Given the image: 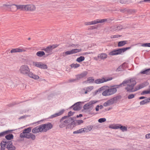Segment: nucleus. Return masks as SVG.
<instances>
[{"mask_svg":"<svg viewBox=\"0 0 150 150\" xmlns=\"http://www.w3.org/2000/svg\"><path fill=\"white\" fill-rule=\"evenodd\" d=\"M98 101L95 100H91L85 104L83 106V109L87 111H90L92 110L93 108V104L97 103Z\"/></svg>","mask_w":150,"mask_h":150,"instance_id":"obj_6","label":"nucleus"},{"mask_svg":"<svg viewBox=\"0 0 150 150\" xmlns=\"http://www.w3.org/2000/svg\"><path fill=\"white\" fill-rule=\"evenodd\" d=\"M5 138L9 140L13 139V136L12 134H9L6 136Z\"/></svg>","mask_w":150,"mask_h":150,"instance_id":"obj_35","label":"nucleus"},{"mask_svg":"<svg viewBox=\"0 0 150 150\" xmlns=\"http://www.w3.org/2000/svg\"><path fill=\"white\" fill-rule=\"evenodd\" d=\"M85 59V57L83 56H80L77 58L76 61L78 62H81L84 61Z\"/></svg>","mask_w":150,"mask_h":150,"instance_id":"obj_32","label":"nucleus"},{"mask_svg":"<svg viewBox=\"0 0 150 150\" xmlns=\"http://www.w3.org/2000/svg\"><path fill=\"white\" fill-rule=\"evenodd\" d=\"M57 46L56 45H50L45 48L44 49V50L47 53H50L52 52L53 49L57 47Z\"/></svg>","mask_w":150,"mask_h":150,"instance_id":"obj_16","label":"nucleus"},{"mask_svg":"<svg viewBox=\"0 0 150 150\" xmlns=\"http://www.w3.org/2000/svg\"><path fill=\"white\" fill-rule=\"evenodd\" d=\"M31 127H29L26 129H25L23 132L22 133H21L20 134V136L21 138H24L25 136L26 135L25 134L27 135L31 132Z\"/></svg>","mask_w":150,"mask_h":150,"instance_id":"obj_11","label":"nucleus"},{"mask_svg":"<svg viewBox=\"0 0 150 150\" xmlns=\"http://www.w3.org/2000/svg\"><path fill=\"white\" fill-rule=\"evenodd\" d=\"M32 132L33 133H37L39 132H43L41 125L34 128L32 130Z\"/></svg>","mask_w":150,"mask_h":150,"instance_id":"obj_17","label":"nucleus"},{"mask_svg":"<svg viewBox=\"0 0 150 150\" xmlns=\"http://www.w3.org/2000/svg\"><path fill=\"white\" fill-rule=\"evenodd\" d=\"M35 7L33 5H26L25 6V10L26 11H32L35 10Z\"/></svg>","mask_w":150,"mask_h":150,"instance_id":"obj_15","label":"nucleus"},{"mask_svg":"<svg viewBox=\"0 0 150 150\" xmlns=\"http://www.w3.org/2000/svg\"><path fill=\"white\" fill-rule=\"evenodd\" d=\"M41 63L40 62H34L33 63V65L35 67H38L40 68L41 66Z\"/></svg>","mask_w":150,"mask_h":150,"instance_id":"obj_41","label":"nucleus"},{"mask_svg":"<svg viewBox=\"0 0 150 150\" xmlns=\"http://www.w3.org/2000/svg\"><path fill=\"white\" fill-rule=\"evenodd\" d=\"M112 79L113 78L112 77H109L108 78L103 77L101 79H99L96 80L94 81V82L96 84H100L111 81L112 80Z\"/></svg>","mask_w":150,"mask_h":150,"instance_id":"obj_8","label":"nucleus"},{"mask_svg":"<svg viewBox=\"0 0 150 150\" xmlns=\"http://www.w3.org/2000/svg\"><path fill=\"white\" fill-rule=\"evenodd\" d=\"M82 49H74L72 50V52L73 54H75L76 53L79 52L81 51Z\"/></svg>","mask_w":150,"mask_h":150,"instance_id":"obj_40","label":"nucleus"},{"mask_svg":"<svg viewBox=\"0 0 150 150\" xmlns=\"http://www.w3.org/2000/svg\"><path fill=\"white\" fill-rule=\"evenodd\" d=\"M67 116H64L59 121V127L60 128H63L66 126V125L72 121V117H68Z\"/></svg>","mask_w":150,"mask_h":150,"instance_id":"obj_4","label":"nucleus"},{"mask_svg":"<svg viewBox=\"0 0 150 150\" xmlns=\"http://www.w3.org/2000/svg\"><path fill=\"white\" fill-rule=\"evenodd\" d=\"M92 128V127L91 126H88L85 127L84 128H83L84 129L83 132H87L89 131H91Z\"/></svg>","mask_w":150,"mask_h":150,"instance_id":"obj_27","label":"nucleus"},{"mask_svg":"<svg viewBox=\"0 0 150 150\" xmlns=\"http://www.w3.org/2000/svg\"><path fill=\"white\" fill-rule=\"evenodd\" d=\"M80 45L79 44H72L70 45V46L71 47H73L75 48H77Z\"/></svg>","mask_w":150,"mask_h":150,"instance_id":"obj_51","label":"nucleus"},{"mask_svg":"<svg viewBox=\"0 0 150 150\" xmlns=\"http://www.w3.org/2000/svg\"><path fill=\"white\" fill-rule=\"evenodd\" d=\"M104 88V87H102L98 89V90L95 91L94 93V95H96L97 94L100 93L101 91L103 90Z\"/></svg>","mask_w":150,"mask_h":150,"instance_id":"obj_30","label":"nucleus"},{"mask_svg":"<svg viewBox=\"0 0 150 150\" xmlns=\"http://www.w3.org/2000/svg\"><path fill=\"white\" fill-rule=\"evenodd\" d=\"M77 80H78V79H77V77H76V78L75 79H69L67 82L68 83L76 82Z\"/></svg>","mask_w":150,"mask_h":150,"instance_id":"obj_38","label":"nucleus"},{"mask_svg":"<svg viewBox=\"0 0 150 150\" xmlns=\"http://www.w3.org/2000/svg\"><path fill=\"white\" fill-rule=\"evenodd\" d=\"M125 83L126 87L125 88L128 92H133L142 88L146 86V83L140 84L139 86H136L134 89V87L136 84L137 82L134 78H131L129 79H125Z\"/></svg>","mask_w":150,"mask_h":150,"instance_id":"obj_1","label":"nucleus"},{"mask_svg":"<svg viewBox=\"0 0 150 150\" xmlns=\"http://www.w3.org/2000/svg\"><path fill=\"white\" fill-rule=\"evenodd\" d=\"M122 26H118L117 27V30H119L120 29H122Z\"/></svg>","mask_w":150,"mask_h":150,"instance_id":"obj_63","label":"nucleus"},{"mask_svg":"<svg viewBox=\"0 0 150 150\" xmlns=\"http://www.w3.org/2000/svg\"><path fill=\"white\" fill-rule=\"evenodd\" d=\"M83 131L84 129H83L81 128L80 129L73 132V134H75L81 133L83 132Z\"/></svg>","mask_w":150,"mask_h":150,"instance_id":"obj_33","label":"nucleus"},{"mask_svg":"<svg viewBox=\"0 0 150 150\" xmlns=\"http://www.w3.org/2000/svg\"><path fill=\"white\" fill-rule=\"evenodd\" d=\"M100 106L99 105H97L95 108V110L96 111H99V108Z\"/></svg>","mask_w":150,"mask_h":150,"instance_id":"obj_59","label":"nucleus"},{"mask_svg":"<svg viewBox=\"0 0 150 150\" xmlns=\"http://www.w3.org/2000/svg\"><path fill=\"white\" fill-rule=\"evenodd\" d=\"M15 6L17 7V9H20L22 10H25V5H17L15 4L12 5L4 4L3 6L4 7L9 8L12 6Z\"/></svg>","mask_w":150,"mask_h":150,"instance_id":"obj_9","label":"nucleus"},{"mask_svg":"<svg viewBox=\"0 0 150 150\" xmlns=\"http://www.w3.org/2000/svg\"><path fill=\"white\" fill-rule=\"evenodd\" d=\"M63 54L64 56H65L68 55L73 54L72 50L70 51L64 52H63Z\"/></svg>","mask_w":150,"mask_h":150,"instance_id":"obj_37","label":"nucleus"},{"mask_svg":"<svg viewBox=\"0 0 150 150\" xmlns=\"http://www.w3.org/2000/svg\"><path fill=\"white\" fill-rule=\"evenodd\" d=\"M80 102H77L70 107V108H73L74 110H81V108L80 105Z\"/></svg>","mask_w":150,"mask_h":150,"instance_id":"obj_12","label":"nucleus"},{"mask_svg":"<svg viewBox=\"0 0 150 150\" xmlns=\"http://www.w3.org/2000/svg\"><path fill=\"white\" fill-rule=\"evenodd\" d=\"M94 79H93V77H90L88 79L87 81V82L89 83H92L94 82Z\"/></svg>","mask_w":150,"mask_h":150,"instance_id":"obj_42","label":"nucleus"},{"mask_svg":"<svg viewBox=\"0 0 150 150\" xmlns=\"http://www.w3.org/2000/svg\"><path fill=\"white\" fill-rule=\"evenodd\" d=\"M21 74L25 76H27L29 77L35 79L37 80L39 79V77L37 75L34 74L30 71L29 68L26 65H23L20 67L19 70Z\"/></svg>","mask_w":150,"mask_h":150,"instance_id":"obj_2","label":"nucleus"},{"mask_svg":"<svg viewBox=\"0 0 150 150\" xmlns=\"http://www.w3.org/2000/svg\"><path fill=\"white\" fill-rule=\"evenodd\" d=\"M150 94V89L149 91H143L141 93V95H144L145 94Z\"/></svg>","mask_w":150,"mask_h":150,"instance_id":"obj_45","label":"nucleus"},{"mask_svg":"<svg viewBox=\"0 0 150 150\" xmlns=\"http://www.w3.org/2000/svg\"><path fill=\"white\" fill-rule=\"evenodd\" d=\"M120 2L122 4H125L126 2V1L124 0H120Z\"/></svg>","mask_w":150,"mask_h":150,"instance_id":"obj_58","label":"nucleus"},{"mask_svg":"<svg viewBox=\"0 0 150 150\" xmlns=\"http://www.w3.org/2000/svg\"><path fill=\"white\" fill-rule=\"evenodd\" d=\"M131 48V47H129L114 50L110 52L109 53V54L110 56H114L118 54H121L122 53L125 52L127 50L130 49Z\"/></svg>","mask_w":150,"mask_h":150,"instance_id":"obj_5","label":"nucleus"},{"mask_svg":"<svg viewBox=\"0 0 150 150\" xmlns=\"http://www.w3.org/2000/svg\"><path fill=\"white\" fill-rule=\"evenodd\" d=\"M17 103L16 102H13L12 103H10L8 105L9 107H12L14 105L17 104Z\"/></svg>","mask_w":150,"mask_h":150,"instance_id":"obj_55","label":"nucleus"},{"mask_svg":"<svg viewBox=\"0 0 150 150\" xmlns=\"http://www.w3.org/2000/svg\"><path fill=\"white\" fill-rule=\"evenodd\" d=\"M88 74V72L87 71H85L79 74L76 75V77L77 78V79L79 80L82 78L86 77Z\"/></svg>","mask_w":150,"mask_h":150,"instance_id":"obj_13","label":"nucleus"},{"mask_svg":"<svg viewBox=\"0 0 150 150\" xmlns=\"http://www.w3.org/2000/svg\"><path fill=\"white\" fill-rule=\"evenodd\" d=\"M121 126V125H119L117 126H116L115 127H113L112 128V129H120V126Z\"/></svg>","mask_w":150,"mask_h":150,"instance_id":"obj_53","label":"nucleus"},{"mask_svg":"<svg viewBox=\"0 0 150 150\" xmlns=\"http://www.w3.org/2000/svg\"><path fill=\"white\" fill-rule=\"evenodd\" d=\"M83 121L82 120H78L76 121V124H77L78 125H79L83 122Z\"/></svg>","mask_w":150,"mask_h":150,"instance_id":"obj_48","label":"nucleus"},{"mask_svg":"<svg viewBox=\"0 0 150 150\" xmlns=\"http://www.w3.org/2000/svg\"><path fill=\"white\" fill-rule=\"evenodd\" d=\"M93 88V86H89L85 88V91L84 94H87L88 92L91 91Z\"/></svg>","mask_w":150,"mask_h":150,"instance_id":"obj_26","label":"nucleus"},{"mask_svg":"<svg viewBox=\"0 0 150 150\" xmlns=\"http://www.w3.org/2000/svg\"><path fill=\"white\" fill-rule=\"evenodd\" d=\"M75 118L72 117V121L66 126V129H72L76 125V122L74 121Z\"/></svg>","mask_w":150,"mask_h":150,"instance_id":"obj_10","label":"nucleus"},{"mask_svg":"<svg viewBox=\"0 0 150 150\" xmlns=\"http://www.w3.org/2000/svg\"><path fill=\"white\" fill-rule=\"evenodd\" d=\"M41 126L43 132H46L53 127V125L50 122H48L46 124L41 125Z\"/></svg>","mask_w":150,"mask_h":150,"instance_id":"obj_7","label":"nucleus"},{"mask_svg":"<svg viewBox=\"0 0 150 150\" xmlns=\"http://www.w3.org/2000/svg\"><path fill=\"white\" fill-rule=\"evenodd\" d=\"M24 138H26L28 139H31L33 140L35 139L36 137L35 135L32 133H29L27 135L25 134Z\"/></svg>","mask_w":150,"mask_h":150,"instance_id":"obj_21","label":"nucleus"},{"mask_svg":"<svg viewBox=\"0 0 150 150\" xmlns=\"http://www.w3.org/2000/svg\"><path fill=\"white\" fill-rule=\"evenodd\" d=\"M145 137L146 138L148 139L150 138V134H148L146 135Z\"/></svg>","mask_w":150,"mask_h":150,"instance_id":"obj_60","label":"nucleus"},{"mask_svg":"<svg viewBox=\"0 0 150 150\" xmlns=\"http://www.w3.org/2000/svg\"><path fill=\"white\" fill-rule=\"evenodd\" d=\"M149 103V101L148 98H146V99L140 101V104L141 105H142Z\"/></svg>","mask_w":150,"mask_h":150,"instance_id":"obj_29","label":"nucleus"},{"mask_svg":"<svg viewBox=\"0 0 150 150\" xmlns=\"http://www.w3.org/2000/svg\"><path fill=\"white\" fill-rule=\"evenodd\" d=\"M120 36L119 35H116L112 36L111 38H116L120 37Z\"/></svg>","mask_w":150,"mask_h":150,"instance_id":"obj_57","label":"nucleus"},{"mask_svg":"<svg viewBox=\"0 0 150 150\" xmlns=\"http://www.w3.org/2000/svg\"><path fill=\"white\" fill-rule=\"evenodd\" d=\"M106 19L107 20V21L108 23L110 22L111 21L114 20V19L112 18H106Z\"/></svg>","mask_w":150,"mask_h":150,"instance_id":"obj_56","label":"nucleus"},{"mask_svg":"<svg viewBox=\"0 0 150 150\" xmlns=\"http://www.w3.org/2000/svg\"><path fill=\"white\" fill-rule=\"evenodd\" d=\"M71 68H76L78 67H79L80 65V64H71Z\"/></svg>","mask_w":150,"mask_h":150,"instance_id":"obj_43","label":"nucleus"},{"mask_svg":"<svg viewBox=\"0 0 150 150\" xmlns=\"http://www.w3.org/2000/svg\"><path fill=\"white\" fill-rule=\"evenodd\" d=\"M85 91V88H82L81 89L80 91V93L81 94H84V93Z\"/></svg>","mask_w":150,"mask_h":150,"instance_id":"obj_54","label":"nucleus"},{"mask_svg":"<svg viewBox=\"0 0 150 150\" xmlns=\"http://www.w3.org/2000/svg\"><path fill=\"white\" fill-rule=\"evenodd\" d=\"M82 116H83V115H82V114H80L79 115H77V116H76V117H77V118H78V117H82Z\"/></svg>","mask_w":150,"mask_h":150,"instance_id":"obj_64","label":"nucleus"},{"mask_svg":"<svg viewBox=\"0 0 150 150\" xmlns=\"http://www.w3.org/2000/svg\"><path fill=\"white\" fill-rule=\"evenodd\" d=\"M127 41L123 40L119 42L118 43L117 46L118 47L123 46L127 44Z\"/></svg>","mask_w":150,"mask_h":150,"instance_id":"obj_24","label":"nucleus"},{"mask_svg":"<svg viewBox=\"0 0 150 150\" xmlns=\"http://www.w3.org/2000/svg\"><path fill=\"white\" fill-rule=\"evenodd\" d=\"M125 82V80L119 85H115L112 86L111 88L103 91L102 93V95L104 96H108L114 94L116 92L117 88L126 86Z\"/></svg>","mask_w":150,"mask_h":150,"instance_id":"obj_3","label":"nucleus"},{"mask_svg":"<svg viewBox=\"0 0 150 150\" xmlns=\"http://www.w3.org/2000/svg\"><path fill=\"white\" fill-rule=\"evenodd\" d=\"M122 96L120 95H118L115 96L111 99L110 100L112 104L114 103H116L119 100L121 99Z\"/></svg>","mask_w":150,"mask_h":150,"instance_id":"obj_19","label":"nucleus"},{"mask_svg":"<svg viewBox=\"0 0 150 150\" xmlns=\"http://www.w3.org/2000/svg\"><path fill=\"white\" fill-rule=\"evenodd\" d=\"M36 55L38 56L41 57L45 55V53L42 51H39L37 52Z\"/></svg>","mask_w":150,"mask_h":150,"instance_id":"obj_28","label":"nucleus"},{"mask_svg":"<svg viewBox=\"0 0 150 150\" xmlns=\"http://www.w3.org/2000/svg\"><path fill=\"white\" fill-rule=\"evenodd\" d=\"M25 51L26 50L24 49L17 48L11 50V53L15 52H25Z\"/></svg>","mask_w":150,"mask_h":150,"instance_id":"obj_20","label":"nucleus"},{"mask_svg":"<svg viewBox=\"0 0 150 150\" xmlns=\"http://www.w3.org/2000/svg\"><path fill=\"white\" fill-rule=\"evenodd\" d=\"M135 95L133 94H131L128 96V98L129 99H132L134 97Z\"/></svg>","mask_w":150,"mask_h":150,"instance_id":"obj_47","label":"nucleus"},{"mask_svg":"<svg viewBox=\"0 0 150 150\" xmlns=\"http://www.w3.org/2000/svg\"><path fill=\"white\" fill-rule=\"evenodd\" d=\"M111 104H112L111 103L110 100H109L107 101L106 102L104 103L103 104V105L105 107H106Z\"/></svg>","mask_w":150,"mask_h":150,"instance_id":"obj_39","label":"nucleus"},{"mask_svg":"<svg viewBox=\"0 0 150 150\" xmlns=\"http://www.w3.org/2000/svg\"><path fill=\"white\" fill-rule=\"evenodd\" d=\"M107 20L106 18L103 19L101 20L97 19L95 20L96 24L98 23H102L104 22L107 21Z\"/></svg>","mask_w":150,"mask_h":150,"instance_id":"obj_34","label":"nucleus"},{"mask_svg":"<svg viewBox=\"0 0 150 150\" xmlns=\"http://www.w3.org/2000/svg\"><path fill=\"white\" fill-rule=\"evenodd\" d=\"M142 46L143 47H150V43L143 44L142 45Z\"/></svg>","mask_w":150,"mask_h":150,"instance_id":"obj_52","label":"nucleus"},{"mask_svg":"<svg viewBox=\"0 0 150 150\" xmlns=\"http://www.w3.org/2000/svg\"><path fill=\"white\" fill-rule=\"evenodd\" d=\"M107 57V55L105 53H101L98 54V57L100 58L101 59H106Z\"/></svg>","mask_w":150,"mask_h":150,"instance_id":"obj_22","label":"nucleus"},{"mask_svg":"<svg viewBox=\"0 0 150 150\" xmlns=\"http://www.w3.org/2000/svg\"><path fill=\"white\" fill-rule=\"evenodd\" d=\"M74 112H72L71 111H70L68 112V115L67 116V119L68 117H69L73 115L74 114Z\"/></svg>","mask_w":150,"mask_h":150,"instance_id":"obj_50","label":"nucleus"},{"mask_svg":"<svg viewBox=\"0 0 150 150\" xmlns=\"http://www.w3.org/2000/svg\"><path fill=\"white\" fill-rule=\"evenodd\" d=\"M7 142L6 141H2L1 143V150H4L5 147L6 146Z\"/></svg>","mask_w":150,"mask_h":150,"instance_id":"obj_23","label":"nucleus"},{"mask_svg":"<svg viewBox=\"0 0 150 150\" xmlns=\"http://www.w3.org/2000/svg\"><path fill=\"white\" fill-rule=\"evenodd\" d=\"M7 144L6 148L8 150H15L16 148L13 145L11 141L7 142Z\"/></svg>","mask_w":150,"mask_h":150,"instance_id":"obj_14","label":"nucleus"},{"mask_svg":"<svg viewBox=\"0 0 150 150\" xmlns=\"http://www.w3.org/2000/svg\"><path fill=\"white\" fill-rule=\"evenodd\" d=\"M120 129L122 132L126 131H127V127L125 126H123L121 125L120 126Z\"/></svg>","mask_w":150,"mask_h":150,"instance_id":"obj_44","label":"nucleus"},{"mask_svg":"<svg viewBox=\"0 0 150 150\" xmlns=\"http://www.w3.org/2000/svg\"><path fill=\"white\" fill-rule=\"evenodd\" d=\"M106 121V119L105 118H101L98 120V122L101 123L104 122Z\"/></svg>","mask_w":150,"mask_h":150,"instance_id":"obj_46","label":"nucleus"},{"mask_svg":"<svg viewBox=\"0 0 150 150\" xmlns=\"http://www.w3.org/2000/svg\"><path fill=\"white\" fill-rule=\"evenodd\" d=\"M47 66L46 65L41 64V66L40 67V68L44 69H47Z\"/></svg>","mask_w":150,"mask_h":150,"instance_id":"obj_49","label":"nucleus"},{"mask_svg":"<svg viewBox=\"0 0 150 150\" xmlns=\"http://www.w3.org/2000/svg\"><path fill=\"white\" fill-rule=\"evenodd\" d=\"M95 24V20L87 22L85 23V25H86Z\"/></svg>","mask_w":150,"mask_h":150,"instance_id":"obj_36","label":"nucleus"},{"mask_svg":"<svg viewBox=\"0 0 150 150\" xmlns=\"http://www.w3.org/2000/svg\"><path fill=\"white\" fill-rule=\"evenodd\" d=\"M13 130H8L2 132L0 133V137L4 136L6 134L8 133H11Z\"/></svg>","mask_w":150,"mask_h":150,"instance_id":"obj_25","label":"nucleus"},{"mask_svg":"<svg viewBox=\"0 0 150 150\" xmlns=\"http://www.w3.org/2000/svg\"><path fill=\"white\" fill-rule=\"evenodd\" d=\"M140 73L142 74H150V68L147 69L145 70L142 71H141Z\"/></svg>","mask_w":150,"mask_h":150,"instance_id":"obj_31","label":"nucleus"},{"mask_svg":"<svg viewBox=\"0 0 150 150\" xmlns=\"http://www.w3.org/2000/svg\"><path fill=\"white\" fill-rule=\"evenodd\" d=\"M146 98V97L144 96H141L139 98V99L141 100Z\"/></svg>","mask_w":150,"mask_h":150,"instance_id":"obj_62","label":"nucleus"},{"mask_svg":"<svg viewBox=\"0 0 150 150\" xmlns=\"http://www.w3.org/2000/svg\"><path fill=\"white\" fill-rule=\"evenodd\" d=\"M64 109L58 112L55 113L51 115L48 117L49 119H52L53 118L56 117L57 116H60L62 115L64 112Z\"/></svg>","mask_w":150,"mask_h":150,"instance_id":"obj_18","label":"nucleus"},{"mask_svg":"<svg viewBox=\"0 0 150 150\" xmlns=\"http://www.w3.org/2000/svg\"><path fill=\"white\" fill-rule=\"evenodd\" d=\"M26 117H27V116L23 115V116L20 117L19 118V119H23V118H25Z\"/></svg>","mask_w":150,"mask_h":150,"instance_id":"obj_61","label":"nucleus"}]
</instances>
